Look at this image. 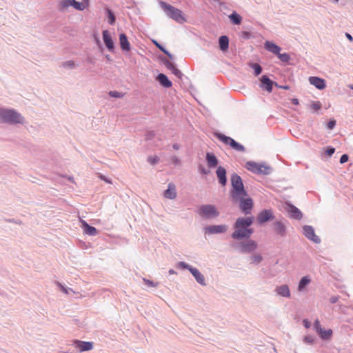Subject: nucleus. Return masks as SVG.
Returning <instances> with one entry per match:
<instances>
[{"label":"nucleus","mask_w":353,"mask_h":353,"mask_svg":"<svg viewBox=\"0 0 353 353\" xmlns=\"http://www.w3.org/2000/svg\"><path fill=\"white\" fill-rule=\"evenodd\" d=\"M253 222V216H241L237 218L233 225L234 231L231 234V237L236 241L251 237L254 233V230L251 228Z\"/></svg>","instance_id":"1"},{"label":"nucleus","mask_w":353,"mask_h":353,"mask_svg":"<svg viewBox=\"0 0 353 353\" xmlns=\"http://www.w3.org/2000/svg\"><path fill=\"white\" fill-rule=\"evenodd\" d=\"M0 121L9 125L24 124L25 118L18 111L12 108H0Z\"/></svg>","instance_id":"2"},{"label":"nucleus","mask_w":353,"mask_h":353,"mask_svg":"<svg viewBox=\"0 0 353 353\" xmlns=\"http://www.w3.org/2000/svg\"><path fill=\"white\" fill-rule=\"evenodd\" d=\"M231 197L234 202H237L242 196H247L248 193L244 188L241 177L236 173L231 176Z\"/></svg>","instance_id":"3"},{"label":"nucleus","mask_w":353,"mask_h":353,"mask_svg":"<svg viewBox=\"0 0 353 353\" xmlns=\"http://www.w3.org/2000/svg\"><path fill=\"white\" fill-rule=\"evenodd\" d=\"M159 3L170 19H172L180 24L186 22V19L183 16L181 10L163 1H159Z\"/></svg>","instance_id":"4"},{"label":"nucleus","mask_w":353,"mask_h":353,"mask_svg":"<svg viewBox=\"0 0 353 353\" xmlns=\"http://www.w3.org/2000/svg\"><path fill=\"white\" fill-rule=\"evenodd\" d=\"M258 246V243L250 237L243 239L234 245L236 250L241 254H252L257 250Z\"/></svg>","instance_id":"5"},{"label":"nucleus","mask_w":353,"mask_h":353,"mask_svg":"<svg viewBox=\"0 0 353 353\" xmlns=\"http://www.w3.org/2000/svg\"><path fill=\"white\" fill-rule=\"evenodd\" d=\"M245 168L254 174L269 175L272 168L265 163H256L255 161H248L245 163Z\"/></svg>","instance_id":"6"},{"label":"nucleus","mask_w":353,"mask_h":353,"mask_svg":"<svg viewBox=\"0 0 353 353\" xmlns=\"http://www.w3.org/2000/svg\"><path fill=\"white\" fill-rule=\"evenodd\" d=\"M176 267L178 268L188 270L199 284L203 286L206 285L205 279L203 274H201L196 268L192 267L184 261L179 262L176 264Z\"/></svg>","instance_id":"7"},{"label":"nucleus","mask_w":353,"mask_h":353,"mask_svg":"<svg viewBox=\"0 0 353 353\" xmlns=\"http://www.w3.org/2000/svg\"><path fill=\"white\" fill-rule=\"evenodd\" d=\"M197 214L203 219H212L219 216V212L214 205L206 204L199 207Z\"/></svg>","instance_id":"8"},{"label":"nucleus","mask_w":353,"mask_h":353,"mask_svg":"<svg viewBox=\"0 0 353 353\" xmlns=\"http://www.w3.org/2000/svg\"><path fill=\"white\" fill-rule=\"evenodd\" d=\"M69 7H73L77 10L83 11L86 6L81 2L77 1L76 0H61L59 3V9L60 11H64Z\"/></svg>","instance_id":"9"},{"label":"nucleus","mask_w":353,"mask_h":353,"mask_svg":"<svg viewBox=\"0 0 353 353\" xmlns=\"http://www.w3.org/2000/svg\"><path fill=\"white\" fill-rule=\"evenodd\" d=\"M217 138L225 144L230 145L236 151L243 152L245 150V147L242 144L230 137L223 134H218Z\"/></svg>","instance_id":"10"},{"label":"nucleus","mask_w":353,"mask_h":353,"mask_svg":"<svg viewBox=\"0 0 353 353\" xmlns=\"http://www.w3.org/2000/svg\"><path fill=\"white\" fill-rule=\"evenodd\" d=\"M287 224L288 221L285 219L274 221L273 223V228L276 234L282 238L285 237L288 229Z\"/></svg>","instance_id":"11"},{"label":"nucleus","mask_w":353,"mask_h":353,"mask_svg":"<svg viewBox=\"0 0 353 353\" xmlns=\"http://www.w3.org/2000/svg\"><path fill=\"white\" fill-rule=\"evenodd\" d=\"M228 230V226L223 225H212L203 228L205 235H212L225 233Z\"/></svg>","instance_id":"12"},{"label":"nucleus","mask_w":353,"mask_h":353,"mask_svg":"<svg viewBox=\"0 0 353 353\" xmlns=\"http://www.w3.org/2000/svg\"><path fill=\"white\" fill-rule=\"evenodd\" d=\"M303 234L310 241L319 244L321 243V239L316 235L314 228L308 225L303 226Z\"/></svg>","instance_id":"13"},{"label":"nucleus","mask_w":353,"mask_h":353,"mask_svg":"<svg viewBox=\"0 0 353 353\" xmlns=\"http://www.w3.org/2000/svg\"><path fill=\"white\" fill-rule=\"evenodd\" d=\"M245 197L242 196L237 202L239 203L240 208L242 211L245 214H248L253 206V201L251 198L245 199Z\"/></svg>","instance_id":"14"},{"label":"nucleus","mask_w":353,"mask_h":353,"mask_svg":"<svg viewBox=\"0 0 353 353\" xmlns=\"http://www.w3.org/2000/svg\"><path fill=\"white\" fill-rule=\"evenodd\" d=\"M274 218L272 210H263L258 214L257 221L259 224H263Z\"/></svg>","instance_id":"15"},{"label":"nucleus","mask_w":353,"mask_h":353,"mask_svg":"<svg viewBox=\"0 0 353 353\" xmlns=\"http://www.w3.org/2000/svg\"><path fill=\"white\" fill-rule=\"evenodd\" d=\"M73 345L81 352L85 351H90L93 348V343L90 341L76 340L74 341Z\"/></svg>","instance_id":"16"},{"label":"nucleus","mask_w":353,"mask_h":353,"mask_svg":"<svg viewBox=\"0 0 353 353\" xmlns=\"http://www.w3.org/2000/svg\"><path fill=\"white\" fill-rule=\"evenodd\" d=\"M287 211L291 219L301 220L303 218V213L301 211L292 204L288 205Z\"/></svg>","instance_id":"17"},{"label":"nucleus","mask_w":353,"mask_h":353,"mask_svg":"<svg viewBox=\"0 0 353 353\" xmlns=\"http://www.w3.org/2000/svg\"><path fill=\"white\" fill-rule=\"evenodd\" d=\"M274 292L276 294V295L284 298H290L291 296L290 288L286 284L276 286L274 290Z\"/></svg>","instance_id":"18"},{"label":"nucleus","mask_w":353,"mask_h":353,"mask_svg":"<svg viewBox=\"0 0 353 353\" xmlns=\"http://www.w3.org/2000/svg\"><path fill=\"white\" fill-rule=\"evenodd\" d=\"M309 82L319 90H323L326 87L325 80L318 77H310Z\"/></svg>","instance_id":"19"},{"label":"nucleus","mask_w":353,"mask_h":353,"mask_svg":"<svg viewBox=\"0 0 353 353\" xmlns=\"http://www.w3.org/2000/svg\"><path fill=\"white\" fill-rule=\"evenodd\" d=\"M261 88L265 90L268 92L272 91L273 81L266 75H263L261 79Z\"/></svg>","instance_id":"20"},{"label":"nucleus","mask_w":353,"mask_h":353,"mask_svg":"<svg viewBox=\"0 0 353 353\" xmlns=\"http://www.w3.org/2000/svg\"><path fill=\"white\" fill-rule=\"evenodd\" d=\"M216 174L220 184L223 186L225 185L227 183L226 170L222 166H219L216 170Z\"/></svg>","instance_id":"21"},{"label":"nucleus","mask_w":353,"mask_h":353,"mask_svg":"<svg viewBox=\"0 0 353 353\" xmlns=\"http://www.w3.org/2000/svg\"><path fill=\"white\" fill-rule=\"evenodd\" d=\"M103 41L109 51L112 52L114 50V42L108 30H103Z\"/></svg>","instance_id":"22"},{"label":"nucleus","mask_w":353,"mask_h":353,"mask_svg":"<svg viewBox=\"0 0 353 353\" xmlns=\"http://www.w3.org/2000/svg\"><path fill=\"white\" fill-rule=\"evenodd\" d=\"M176 194L175 185L173 183H169L168 189L164 192V196L169 199H174Z\"/></svg>","instance_id":"23"},{"label":"nucleus","mask_w":353,"mask_h":353,"mask_svg":"<svg viewBox=\"0 0 353 353\" xmlns=\"http://www.w3.org/2000/svg\"><path fill=\"white\" fill-rule=\"evenodd\" d=\"M119 43L122 50L128 52L130 50V42L124 33H121L119 34Z\"/></svg>","instance_id":"24"},{"label":"nucleus","mask_w":353,"mask_h":353,"mask_svg":"<svg viewBox=\"0 0 353 353\" xmlns=\"http://www.w3.org/2000/svg\"><path fill=\"white\" fill-rule=\"evenodd\" d=\"M265 48L268 51H269L276 55H277L279 54V52H280L281 50V47L276 45L274 43H273L272 41H265Z\"/></svg>","instance_id":"25"},{"label":"nucleus","mask_w":353,"mask_h":353,"mask_svg":"<svg viewBox=\"0 0 353 353\" xmlns=\"http://www.w3.org/2000/svg\"><path fill=\"white\" fill-rule=\"evenodd\" d=\"M81 223L83 231L86 234L90 236H95L97 234V229L94 227L88 225L86 221H81Z\"/></svg>","instance_id":"26"},{"label":"nucleus","mask_w":353,"mask_h":353,"mask_svg":"<svg viewBox=\"0 0 353 353\" xmlns=\"http://www.w3.org/2000/svg\"><path fill=\"white\" fill-rule=\"evenodd\" d=\"M312 280L310 276L306 275L301 279L299 282L297 290L299 292H303L307 285L311 283Z\"/></svg>","instance_id":"27"},{"label":"nucleus","mask_w":353,"mask_h":353,"mask_svg":"<svg viewBox=\"0 0 353 353\" xmlns=\"http://www.w3.org/2000/svg\"><path fill=\"white\" fill-rule=\"evenodd\" d=\"M157 79L159 81L161 85H162L164 88H170L172 85V81H170L168 77L163 74L160 73L157 75Z\"/></svg>","instance_id":"28"},{"label":"nucleus","mask_w":353,"mask_h":353,"mask_svg":"<svg viewBox=\"0 0 353 353\" xmlns=\"http://www.w3.org/2000/svg\"><path fill=\"white\" fill-rule=\"evenodd\" d=\"M206 161L210 168H214L218 165V159L213 153L207 152Z\"/></svg>","instance_id":"29"},{"label":"nucleus","mask_w":353,"mask_h":353,"mask_svg":"<svg viewBox=\"0 0 353 353\" xmlns=\"http://www.w3.org/2000/svg\"><path fill=\"white\" fill-rule=\"evenodd\" d=\"M317 334L322 340L328 341L331 339L333 332L331 329L325 330L322 328Z\"/></svg>","instance_id":"30"},{"label":"nucleus","mask_w":353,"mask_h":353,"mask_svg":"<svg viewBox=\"0 0 353 353\" xmlns=\"http://www.w3.org/2000/svg\"><path fill=\"white\" fill-rule=\"evenodd\" d=\"M220 50L223 52L227 50L229 46V39L227 36L223 35L219 39Z\"/></svg>","instance_id":"31"},{"label":"nucleus","mask_w":353,"mask_h":353,"mask_svg":"<svg viewBox=\"0 0 353 353\" xmlns=\"http://www.w3.org/2000/svg\"><path fill=\"white\" fill-rule=\"evenodd\" d=\"M249 259L250 260V264L252 265H259L263 260L262 255L259 253H252Z\"/></svg>","instance_id":"32"},{"label":"nucleus","mask_w":353,"mask_h":353,"mask_svg":"<svg viewBox=\"0 0 353 353\" xmlns=\"http://www.w3.org/2000/svg\"><path fill=\"white\" fill-rule=\"evenodd\" d=\"M302 341L307 345H313L315 343L316 337L312 334H306L303 336Z\"/></svg>","instance_id":"33"},{"label":"nucleus","mask_w":353,"mask_h":353,"mask_svg":"<svg viewBox=\"0 0 353 353\" xmlns=\"http://www.w3.org/2000/svg\"><path fill=\"white\" fill-rule=\"evenodd\" d=\"M229 18L232 21V22L235 25L240 24L242 21V17L236 12H233L232 14H230L229 15Z\"/></svg>","instance_id":"34"},{"label":"nucleus","mask_w":353,"mask_h":353,"mask_svg":"<svg viewBox=\"0 0 353 353\" xmlns=\"http://www.w3.org/2000/svg\"><path fill=\"white\" fill-rule=\"evenodd\" d=\"M105 11L106 17L109 19V23L110 25L114 24L116 18H115V16H114V13L112 12V11L108 8H106Z\"/></svg>","instance_id":"35"},{"label":"nucleus","mask_w":353,"mask_h":353,"mask_svg":"<svg viewBox=\"0 0 353 353\" xmlns=\"http://www.w3.org/2000/svg\"><path fill=\"white\" fill-rule=\"evenodd\" d=\"M153 43L155 44V46L159 49L161 50L163 52H164L170 59H172L173 58V56L172 54L169 52L162 45H161L160 43H159L157 41L155 40H153L152 41Z\"/></svg>","instance_id":"36"},{"label":"nucleus","mask_w":353,"mask_h":353,"mask_svg":"<svg viewBox=\"0 0 353 353\" xmlns=\"http://www.w3.org/2000/svg\"><path fill=\"white\" fill-rule=\"evenodd\" d=\"M276 56L279 57V59L281 61H283L284 63H288L290 61V54L288 53H286V52H285V53H280V52H279V54Z\"/></svg>","instance_id":"37"},{"label":"nucleus","mask_w":353,"mask_h":353,"mask_svg":"<svg viewBox=\"0 0 353 353\" xmlns=\"http://www.w3.org/2000/svg\"><path fill=\"white\" fill-rule=\"evenodd\" d=\"M57 285L61 290V291L65 294H69V293L70 292L74 294L75 293L74 291L72 290V289L65 287V285H62L60 282H57Z\"/></svg>","instance_id":"38"},{"label":"nucleus","mask_w":353,"mask_h":353,"mask_svg":"<svg viewBox=\"0 0 353 353\" xmlns=\"http://www.w3.org/2000/svg\"><path fill=\"white\" fill-rule=\"evenodd\" d=\"M62 67L64 68H66V69H73L76 67V64L74 61L69 60V61H64L62 63Z\"/></svg>","instance_id":"39"},{"label":"nucleus","mask_w":353,"mask_h":353,"mask_svg":"<svg viewBox=\"0 0 353 353\" xmlns=\"http://www.w3.org/2000/svg\"><path fill=\"white\" fill-rule=\"evenodd\" d=\"M250 66L254 70V74L256 76H258L259 74H260L261 73L262 68L259 63H252L250 65Z\"/></svg>","instance_id":"40"},{"label":"nucleus","mask_w":353,"mask_h":353,"mask_svg":"<svg viewBox=\"0 0 353 353\" xmlns=\"http://www.w3.org/2000/svg\"><path fill=\"white\" fill-rule=\"evenodd\" d=\"M143 281L149 288H157L158 286V285H159L158 283H155V282H154V281H152L151 280H149L148 279H145V278H143Z\"/></svg>","instance_id":"41"},{"label":"nucleus","mask_w":353,"mask_h":353,"mask_svg":"<svg viewBox=\"0 0 353 353\" xmlns=\"http://www.w3.org/2000/svg\"><path fill=\"white\" fill-rule=\"evenodd\" d=\"M321 108V103L320 101H314L310 104V108L313 112H316L320 110Z\"/></svg>","instance_id":"42"},{"label":"nucleus","mask_w":353,"mask_h":353,"mask_svg":"<svg viewBox=\"0 0 353 353\" xmlns=\"http://www.w3.org/2000/svg\"><path fill=\"white\" fill-rule=\"evenodd\" d=\"M313 328L316 332V333L321 331V330L323 328L320 321L318 319L315 320L313 325Z\"/></svg>","instance_id":"43"},{"label":"nucleus","mask_w":353,"mask_h":353,"mask_svg":"<svg viewBox=\"0 0 353 353\" xmlns=\"http://www.w3.org/2000/svg\"><path fill=\"white\" fill-rule=\"evenodd\" d=\"M163 65H165V67L170 71L174 68V65H173V63L168 59L163 60Z\"/></svg>","instance_id":"44"},{"label":"nucleus","mask_w":353,"mask_h":353,"mask_svg":"<svg viewBox=\"0 0 353 353\" xmlns=\"http://www.w3.org/2000/svg\"><path fill=\"white\" fill-rule=\"evenodd\" d=\"M108 94L113 98H121L123 94L118 91H110Z\"/></svg>","instance_id":"45"},{"label":"nucleus","mask_w":353,"mask_h":353,"mask_svg":"<svg viewBox=\"0 0 353 353\" xmlns=\"http://www.w3.org/2000/svg\"><path fill=\"white\" fill-rule=\"evenodd\" d=\"M171 72L179 79H181L183 75V73L175 67L171 70Z\"/></svg>","instance_id":"46"},{"label":"nucleus","mask_w":353,"mask_h":353,"mask_svg":"<svg viewBox=\"0 0 353 353\" xmlns=\"http://www.w3.org/2000/svg\"><path fill=\"white\" fill-rule=\"evenodd\" d=\"M159 159L157 156L149 157L148 159V161L152 165L157 163L159 162Z\"/></svg>","instance_id":"47"},{"label":"nucleus","mask_w":353,"mask_h":353,"mask_svg":"<svg viewBox=\"0 0 353 353\" xmlns=\"http://www.w3.org/2000/svg\"><path fill=\"white\" fill-rule=\"evenodd\" d=\"M335 152V148L332 147H328L325 150V154L329 157H331Z\"/></svg>","instance_id":"48"},{"label":"nucleus","mask_w":353,"mask_h":353,"mask_svg":"<svg viewBox=\"0 0 353 353\" xmlns=\"http://www.w3.org/2000/svg\"><path fill=\"white\" fill-rule=\"evenodd\" d=\"M336 125V121L335 120H330L327 123V128L330 130H332Z\"/></svg>","instance_id":"49"},{"label":"nucleus","mask_w":353,"mask_h":353,"mask_svg":"<svg viewBox=\"0 0 353 353\" xmlns=\"http://www.w3.org/2000/svg\"><path fill=\"white\" fill-rule=\"evenodd\" d=\"M349 159V157L347 154H344L340 158V163L343 164L346 163Z\"/></svg>","instance_id":"50"},{"label":"nucleus","mask_w":353,"mask_h":353,"mask_svg":"<svg viewBox=\"0 0 353 353\" xmlns=\"http://www.w3.org/2000/svg\"><path fill=\"white\" fill-rule=\"evenodd\" d=\"M199 172L203 174H205V175H207L209 174L210 171L207 169H205L203 166L202 165H200L199 167Z\"/></svg>","instance_id":"51"},{"label":"nucleus","mask_w":353,"mask_h":353,"mask_svg":"<svg viewBox=\"0 0 353 353\" xmlns=\"http://www.w3.org/2000/svg\"><path fill=\"white\" fill-rule=\"evenodd\" d=\"M99 177L101 180L106 182L107 183H112V181L110 179H108L106 176L101 174H99Z\"/></svg>","instance_id":"52"},{"label":"nucleus","mask_w":353,"mask_h":353,"mask_svg":"<svg viewBox=\"0 0 353 353\" xmlns=\"http://www.w3.org/2000/svg\"><path fill=\"white\" fill-rule=\"evenodd\" d=\"M303 324L306 329H309L311 327V323L307 319L303 320Z\"/></svg>","instance_id":"53"},{"label":"nucleus","mask_w":353,"mask_h":353,"mask_svg":"<svg viewBox=\"0 0 353 353\" xmlns=\"http://www.w3.org/2000/svg\"><path fill=\"white\" fill-rule=\"evenodd\" d=\"M171 161H172V163H174L176 165H179L180 163L179 159L176 156H172Z\"/></svg>","instance_id":"54"},{"label":"nucleus","mask_w":353,"mask_h":353,"mask_svg":"<svg viewBox=\"0 0 353 353\" xmlns=\"http://www.w3.org/2000/svg\"><path fill=\"white\" fill-rule=\"evenodd\" d=\"M242 37L244 39H249L250 37V34L248 32L244 31V32H242Z\"/></svg>","instance_id":"55"},{"label":"nucleus","mask_w":353,"mask_h":353,"mask_svg":"<svg viewBox=\"0 0 353 353\" xmlns=\"http://www.w3.org/2000/svg\"><path fill=\"white\" fill-rule=\"evenodd\" d=\"M275 85L279 87V88L283 89V90H289L290 86L285 85H279L276 83H275Z\"/></svg>","instance_id":"56"},{"label":"nucleus","mask_w":353,"mask_h":353,"mask_svg":"<svg viewBox=\"0 0 353 353\" xmlns=\"http://www.w3.org/2000/svg\"><path fill=\"white\" fill-rule=\"evenodd\" d=\"M338 300H339V297H338V296H332V297L330 298V302H331L332 303H336V302L338 301Z\"/></svg>","instance_id":"57"},{"label":"nucleus","mask_w":353,"mask_h":353,"mask_svg":"<svg viewBox=\"0 0 353 353\" xmlns=\"http://www.w3.org/2000/svg\"><path fill=\"white\" fill-rule=\"evenodd\" d=\"M172 148L174 149V150H179L180 148V145L178 143H174L172 145Z\"/></svg>","instance_id":"58"},{"label":"nucleus","mask_w":353,"mask_h":353,"mask_svg":"<svg viewBox=\"0 0 353 353\" xmlns=\"http://www.w3.org/2000/svg\"><path fill=\"white\" fill-rule=\"evenodd\" d=\"M345 36L350 41H353V37L351 34L346 33Z\"/></svg>","instance_id":"59"},{"label":"nucleus","mask_w":353,"mask_h":353,"mask_svg":"<svg viewBox=\"0 0 353 353\" xmlns=\"http://www.w3.org/2000/svg\"><path fill=\"white\" fill-rule=\"evenodd\" d=\"M168 273H169L170 274H176V272L173 269H170V270H169Z\"/></svg>","instance_id":"60"},{"label":"nucleus","mask_w":353,"mask_h":353,"mask_svg":"<svg viewBox=\"0 0 353 353\" xmlns=\"http://www.w3.org/2000/svg\"><path fill=\"white\" fill-rule=\"evenodd\" d=\"M293 104L297 105L299 103V100L297 99H292Z\"/></svg>","instance_id":"61"},{"label":"nucleus","mask_w":353,"mask_h":353,"mask_svg":"<svg viewBox=\"0 0 353 353\" xmlns=\"http://www.w3.org/2000/svg\"><path fill=\"white\" fill-rule=\"evenodd\" d=\"M349 88L351 89V90H353V84H351L349 85Z\"/></svg>","instance_id":"62"},{"label":"nucleus","mask_w":353,"mask_h":353,"mask_svg":"<svg viewBox=\"0 0 353 353\" xmlns=\"http://www.w3.org/2000/svg\"><path fill=\"white\" fill-rule=\"evenodd\" d=\"M334 1L335 3H337V2L339 1V0H334Z\"/></svg>","instance_id":"63"},{"label":"nucleus","mask_w":353,"mask_h":353,"mask_svg":"<svg viewBox=\"0 0 353 353\" xmlns=\"http://www.w3.org/2000/svg\"><path fill=\"white\" fill-rule=\"evenodd\" d=\"M87 1V3L88 2V0H85Z\"/></svg>","instance_id":"64"}]
</instances>
